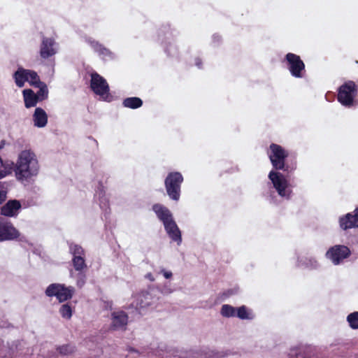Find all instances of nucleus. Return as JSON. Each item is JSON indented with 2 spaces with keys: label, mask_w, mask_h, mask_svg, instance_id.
Wrapping results in <instances>:
<instances>
[{
  "label": "nucleus",
  "mask_w": 358,
  "mask_h": 358,
  "mask_svg": "<svg viewBox=\"0 0 358 358\" xmlns=\"http://www.w3.org/2000/svg\"><path fill=\"white\" fill-rule=\"evenodd\" d=\"M38 163L34 152L23 150L20 152L15 169V176L19 180H27L38 172Z\"/></svg>",
  "instance_id": "obj_1"
},
{
  "label": "nucleus",
  "mask_w": 358,
  "mask_h": 358,
  "mask_svg": "<svg viewBox=\"0 0 358 358\" xmlns=\"http://www.w3.org/2000/svg\"><path fill=\"white\" fill-rule=\"evenodd\" d=\"M268 156L273 166L276 171H283L289 173L294 169H290L289 165L285 164V160L289 156V152L281 145L276 143H271L269 145Z\"/></svg>",
  "instance_id": "obj_2"
},
{
  "label": "nucleus",
  "mask_w": 358,
  "mask_h": 358,
  "mask_svg": "<svg viewBox=\"0 0 358 358\" xmlns=\"http://www.w3.org/2000/svg\"><path fill=\"white\" fill-rule=\"evenodd\" d=\"M358 94V87L352 80H348L338 90L337 99L343 106L350 108L355 105V98Z\"/></svg>",
  "instance_id": "obj_3"
},
{
  "label": "nucleus",
  "mask_w": 358,
  "mask_h": 358,
  "mask_svg": "<svg viewBox=\"0 0 358 358\" xmlns=\"http://www.w3.org/2000/svg\"><path fill=\"white\" fill-rule=\"evenodd\" d=\"M184 178L182 175L178 171L170 172L164 180L166 193L169 198L178 201L180 197L181 185Z\"/></svg>",
  "instance_id": "obj_4"
},
{
  "label": "nucleus",
  "mask_w": 358,
  "mask_h": 358,
  "mask_svg": "<svg viewBox=\"0 0 358 358\" xmlns=\"http://www.w3.org/2000/svg\"><path fill=\"white\" fill-rule=\"evenodd\" d=\"M75 288L72 286L66 287L64 284L52 283L46 288L45 293L47 296H55L59 303H63L72 298Z\"/></svg>",
  "instance_id": "obj_5"
},
{
  "label": "nucleus",
  "mask_w": 358,
  "mask_h": 358,
  "mask_svg": "<svg viewBox=\"0 0 358 358\" xmlns=\"http://www.w3.org/2000/svg\"><path fill=\"white\" fill-rule=\"evenodd\" d=\"M268 178L281 197L286 199H290L292 190L289 188L288 180L282 173L275 171H271L268 173Z\"/></svg>",
  "instance_id": "obj_6"
},
{
  "label": "nucleus",
  "mask_w": 358,
  "mask_h": 358,
  "mask_svg": "<svg viewBox=\"0 0 358 358\" xmlns=\"http://www.w3.org/2000/svg\"><path fill=\"white\" fill-rule=\"evenodd\" d=\"M90 87L92 90L101 99L106 101L111 100L109 93V85L106 79L98 73L94 72L91 74Z\"/></svg>",
  "instance_id": "obj_7"
},
{
  "label": "nucleus",
  "mask_w": 358,
  "mask_h": 358,
  "mask_svg": "<svg viewBox=\"0 0 358 358\" xmlns=\"http://www.w3.org/2000/svg\"><path fill=\"white\" fill-rule=\"evenodd\" d=\"M285 59L287 63V67L291 75L297 78H303L306 69L305 64L301 60V57L296 54L289 52L285 55Z\"/></svg>",
  "instance_id": "obj_8"
},
{
  "label": "nucleus",
  "mask_w": 358,
  "mask_h": 358,
  "mask_svg": "<svg viewBox=\"0 0 358 358\" xmlns=\"http://www.w3.org/2000/svg\"><path fill=\"white\" fill-rule=\"evenodd\" d=\"M351 255V251L348 247L343 245H336L331 247L326 253L327 258L329 259L334 264L338 265L343 259L348 258Z\"/></svg>",
  "instance_id": "obj_9"
},
{
  "label": "nucleus",
  "mask_w": 358,
  "mask_h": 358,
  "mask_svg": "<svg viewBox=\"0 0 358 358\" xmlns=\"http://www.w3.org/2000/svg\"><path fill=\"white\" fill-rule=\"evenodd\" d=\"M20 236V233L10 222L0 217V242L16 240Z\"/></svg>",
  "instance_id": "obj_10"
},
{
  "label": "nucleus",
  "mask_w": 358,
  "mask_h": 358,
  "mask_svg": "<svg viewBox=\"0 0 358 358\" xmlns=\"http://www.w3.org/2000/svg\"><path fill=\"white\" fill-rule=\"evenodd\" d=\"M57 43L53 38L43 36L40 45L39 54L42 59H46L57 53Z\"/></svg>",
  "instance_id": "obj_11"
},
{
  "label": "nucleus",
  "mask_w": 358,
  "mask_h": 358,
  "mask_svg": "<svg viewBox=\"0 0 358 358\" xmlns=\"http://www.w3.org/2000/svg\"><path fill=\"white\" fill-rule=\"evenodd\" d=\"M339 226L343 230L358 227V206L353 213H348L339 218Z\"/></svg>",
  "instance_id": "obj_12"
},
{
  "label": "nucleus",
  "mask_w": 358,
  "mask_h": 358,
  "mask_svg": "<svg viewBox=\"0 0 358 358\" xmlns=\"http://www.w3.org/2000/svg\"><path fill=\"white\" fill-rule=\"evenodd\" d=\"M128 318L127 314L122 310L112 313L110 328L113 330H125Z\"/></svg>",
  "instance_id": "obj_13"
},
{
  "label": "nucleus",
  "mask_w": 358,
  "mask_h": 358,
  "mask_svg": "<svg viewBox=\"0 0 358 358\" xmlns=\"http://www.w3.org/2000/svg\"><path fill=\"white\" fill-rule=\"evenodd\" d=\"M21 203L17 200H9L1 208V214L6 217H15L17 215Z\"/></svg>",
  "instance_id": "obj_14"
},
{
  "label": "nucleus",
  "mask_w": 358,
  "mask_h": 358,
  "mask_svg": "<svg viewBox=\"0 0 358 358\" xmlns=\"http://www.w3.org/2000/svg\"><path fill=\"white\" fill-rule=\"evenodd\" d=\"M164 226L170 238L180 245L182 242L181 232L173 219L165 223Z\"/></svg>",
  "instance_id": "obj_15"
},
{
  "label": "nucleus",
  "mask_w": 358,
  "mask_h": 358,
  "mask_svg": "<svg viewBox=\"0 0 358 358\" xmlns=\"http://www.w3.org/2000/svg\"><path fill=\"white\" fill-rule=\"evenodd\" d=\"M152 209L155 213L157 218L162 222L163 224L173 219L169 209L162 204L155 203L152 206Z\"/></svg>",
  "instance_id": "obj_16"
},
{
  "label": "nucleus",
  "mask_w": 358,
  "mask_h": 358,
  "mask_svg": "<svg viewBox=\"0 0 358 358\" xmlns=\"http://www.w3.org/2000/svg\"><path fill=\"white\" fill-rule=\"evenodd\" d=\"M153 302L151 294L147 291L141 292L136 296V308H145L150 306Z\"/></svg>",
  "instance_id": "obj_17"
},
{
  "label": "nucleus",
  "mask_w": 358,
  "mask_h": 358,
  "mask_svg": "<svg viewBox=\"0 0 358 358\" xmlns=\"http://www.w3.org/2000/svg\"><path fill=\"white\" fill-rule=\"evenodd\" d=\"M33 121L35 127L42 128L48 123V115L41 108H36L33 114Z\"/></svg>",
  "instance_id": "obj_18"
},
{
  "label": "nucleus",
  "mask_w": 358,
  "mask_h": 358,
  "mask_svg": "<svg viewBox=\"0 0 358 358\" xmlns=\"http://www.w3.org/2000/svg\"><path fill=\"white\" fill-rule=\"evenodd\" d=\"M24 106L27 108L34 107L39 102L35 92L31 89H26L22 91Z\"/></svg>",
  "instance_id": "obj_19"
},
{
  "label": "nucleus",
  "mask_w": 358,
  "mask_h": 358,
  "mask_svg": "<svg viewBox=\"0 0 358 358\" xmlns=\"http://www.w3.org/2000/svg\"><path fill=\"white\" fill-rule=\"evenodd\" d=\"M28 69H24L22 67L17 69V70L13 74V78L15 83L18 87H22L24 85L25 82L28 80Z\"/></svg>",
  "instance_id": "obj_20"
},
{
  "label": "nucleus",
  "mask_w": 358,
  "mask_h": 358,
  "mask_svg": "<svg viewBox=\"0 0 358 358\" xmlns=\"http://www.w3.org/2000/svg\"><path fill=\"white\" fill-rule=\"evenodd\" d=\"M122 105L125 108L136 109L143 106V101L141 99L136 96L128 97L123 100Z\"/></svg>",
  "instance_id": "obj_21"
},
{
  "label": "nucleus",
  "mask_w": 358,
  "mask_h": 358,
  "mask_svg": "<svg viewBox=\"0 0 358 358\" xmlns=\"http://www.w3.org/2000/svg\"><path fill=\"white\" fill-rule=\"evenodd\" d=\"M92 48L100 56H102L103 58L106 57H111L112 52L110 50L105 48L103 45L100 44L98 42H93L92 43Z\"/></svg>",
  "instance_id": "obj_22"
},
{
  "label": "nucleus",
  "mask_w": 358,
  "mask_h": 358,
  "mask_svg": "<svg viewBox=\"0 0 358 358\" xmlns=\"http://www.w3.org/2000/svg\"><path fill=\"white\" fill-rule=\"evenodd\" d=\"M72 264L75 270L78 272H81L87 268L85 257H73Z\"/></svg>",
  "instance_id": "obj_23"
},
{
  "label": "nucleus",
  "mask_w": 358,
  "mask_h": 358,
  "mask_svg": "<svg viewBox=\"0 0 358 358\" xmlns=\"http://www.w3.org/2000/svg\"><path fill=\"white\" fill-rule=\"evenodd\" d=\"M27 73V82L29 83L30 85L34 87H38V85H41L43 83V82L41 81L40 78L36 71L28 69Z\"/></svg>",
  "instance_id": "obj_24"
},
{
  "label": "nucleus",
  "mask_w": 358,
  "mask_h": 358,
  "mask_svg": "<svg viewBox=\"0 0 358 358\" xmlns=\"http://www.w3.org/2000/svg\"><path fill=\"white\" fill-rule=\"evenodd\" d=\"M236 312V308L228 304L223 305L220 310L221 315L225 317H235Z\"/></svg>",
  "instance_id": "obj_25"
},
{
  "label": "nucleus",
  "mask_w": 358,
  "mask_h": 358,
  "mask_svg": "<svg viewBox=\"0 0 358 358\" xmlns=\"http://www.w3.org/2000/svg\"><path fill=\"white\" fill-rule=\"evenodd\" d=\"M39 88L38 91L35 93L36 95V97L38 98V100L40 101H43L48 99V90L47 85L43 83L41 85H38V87Z\"/></svg>",
  "instance_id": "obj_26"
},
{
  "label": "nucleus",
  "mask_w": 358,
  "mask_h": 358,
  "mask_svg": "<svg viewBox=\"0 0 358 358\" xmlns=\"http://www.w3.org/2000/svg\"><path fill=\"white\" fill-rule=\"evenodd\" d=\"M69 250L73 257H85V250L80 245L71 243Z\"/></svg>",
  "instance_id": "obj_27"
},
{
  "label": "nucleus",
  "mask_w": 358,
  "mask_h": 358,
  "mask_svg": "<svg viewBox=\"0 0 358 358\" xmlns=\"http://www.w3.org/2000/svg\"><path fill=\"white\" fill-rule=\"evenodd\" d=\"M59 313L63 318L69 320L72 317L73 310L69 303L63 304L59 308Z\"/></svg>",
  "instance_id": "obj_28"
},
{
  "label": "nucleus",
  "mask_w": 358,
  "mask_h": 358,
  "mask_svg": "<svg viewBox=\"0 0 358 358\" xmlns=\"http://www.w3.org/2000/svg\"><path fill=\"white\" fill-rule=\"evenodd\" d=\"M347 321L350 327L353 329H358V311L349 314L347 317Z\"/></svg>",
  "instance_id": "obj_29"
},
{
  "label": "nucleus",
  "mask_w": 358,
  "mask_h": 358,
  "mask_svg": "<svg viewBox=\"0 0 358 358\" xmlns=\"http://www.w3.org/2000/svg\"><path fill=\"white\" fill-rule=\"evenodd\" d=\"M236 316L241 320L252 319V317L250 316V313L245 306L236 308Z\"/></svg>",
  "instance_id": "obj_30"
},
{
  "label": "nucleus",
  "mask_w": 358,
  "mask_h": 358,
  "mask_svg": "<svg viewBox=\"0 0 358 358\" xmlns=\"http://www.w3.org/2000/svg\"><path fill=\"white\" fill-rule=\"evenodd\" d=\"M57 350L61 355H68L73 353L76 350V348L71 345L66 344L58 347Z\"/></svg>",
  "instance_id": "obj_31"
},
{
  "label": "nucleus",
  "mask_w": 358,
  "mask_h": 358,
  "mask_svg": "<svg viewBox=\"0 0 358 358\" xmlns=\"http://www.w3.org/2000/svg\"><path fill=\"white\" fill-rule=\"evenodd\" d=\"M85 280H86V275L83 272H79L78 275H77V281H76V285L78 287H82L85 283Z\"/></svg>",
  "instance_id": "obj_32"
},
{
  "label": "nucleus",
  "mask_w": 358,
  "mask_h": 358,
  "mask_svg": "<svg viewBox=\"0 0 358 358\" xmlns=\"http://www.w3.org/2000/svg\"><path fill=\"white\" fill-rule=\"evenodd\" d=\"M1 168H3V161H2L1 158L0 157V169H1ZM6 175V172L5 171V170L0 169V179L5 177Z\"/></svg>",
  "instance_id": "obj_33"
},
{
  "label": "nucleus",
  "mask_w": 358,
  "mask_h": 358,
  "mask_svg": "<svg viewBox=\"0 0 358 358\" xmlns=\"http://www.w3.org/2000/svg\"><path fill=\"white\" fill-rule=\"evenodd\" d=\"M161 273L166 279H169L172 277L173 274L171 271H165L164 269H162Z\"/></svg>",
  "instance_id": "obj_34"
},
{
  "label": "nucleus",
  "mask_w": 358,
  "mask_h": 358,
  "mask_svg": "<svg viewBox=\"0 0 358 358\" xmlns=\"http://www.w3.org/2000/svg\"><path fill=\"white\" fill-rule=\"evenodd\" d=\"M6 199V192L3 190L0 191V204H1Z\"/></svg>",
  "instance_id": "obj_35"
},
{
  "label": "nucleus",
  "mask_w": 358,
  "mask_h": 358,
  "mask_svg": "<svg viewBox=\"0 0 358 358\" xmlns=\"http://www.w3.org/2000/svg\"><path fill=\"white\" fill-rule=\"evenodd\" d=\"M145 278L148 279L151 282L155 281V278L153 277V275L151 273H148L145 275Z\"/></svg>",
  "instance_id": "obj_36"
},
{
  "label": "nucleus",
  "mask_w": 358,
  "mask_h": 358,
  "mask_svg": "<svg viewBox=\"0 0 358 358\" xmlns=\"http://www.w3.org/2000/svg\"><path fill=\"white\" fill-rule=\"evenodd\" d=\"M165 52H166L167 55L171 56V54L169 51V49L168 48H166Z\"/></svg>",
  "instance_id": "obj_37"
}]
</instances>
